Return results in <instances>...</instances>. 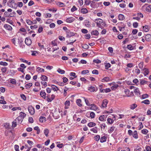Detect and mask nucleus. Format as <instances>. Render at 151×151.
<instances>
[{"label":"nucleus","instance_id":"nucleus-1","mask_svg":"<svg viewBox=\"0 0 151 151\" xmlns=\"http://www.w3.org/2000/svg\"><path fill=\"white\" fill-rule=\"evenodd\" d=\"M96 23V26L97 27L99 28H101L102 27L101 25H103L104 23H103V20L100 19H95Z\"/></svg>","mask_w":151,"mask_h":151},{"label":"nucleus","instance_id":"nucleus-2","mask_svg":"<svg viewBox=\"0 0 151 151\" xmlns=\"http://www.w3.org/2000/svg\"><path fill=\"white\" fill-rule=\"evenodd\" d=\"M67 37H70L75 35L76 33L70 31V30L66 31Z\"/></svg>","mask_w":151,"mask_h":151},{"label":"nucleus","instance_id":"nucleus-3","mask_svg":"<svg viewBox=\"0 0 151 151\" xmlns=\"http://www.w3.org/2000/svg\"><path fill=\"white\" fill-rule=\"evenodd\" d=\"M22 117H21V116H19L16 119H15V121L17 122V124H21L22 122L23 119V118H22Z\"/></svg>","mask_w":151,"mask_h":151},{"label":"nucleus","instance_id":"nucleus-4","mask_svg":"<svg viewBox=\"0 0 151 151\" xmlns=\"http://www.w3.org/2000/svg\"><path fill=\"white\" fill-rule=\"evenodd\" d=\"M28 110L29 113L32 115H33L34 114V109L32 107L30 106L28 108Z\"/></svg>","mask_w":151,"mask_h":151},{"label":"nucleus","instance_id":"nucleus-5","mask_svg":"<svg viewBox=\"0 0 151 151\" xmlns=\"http://www.w3.org/2000/svg\"><path fill=\"white\" fill-rule=\"evenodd\" d=\"M9 6L13 8V7L12 4H14L15 5H16L14 3V1L13 0H9L7 3Z\"/></svg>","mask_w":151,"mask_h":151},{"label":"nucleus","instance_id":"nucleus-6","mask_svg":"<svg viewBox=\"0 0 151 151\" xmlns=\"http://www.w3.org/2000/svg\"><path fill=\"white\" fill-rule=\"evenodd\" d=\"M65 105V109H68L69 108V106L70 105V102L69 101H66L64 103Z\"/></svg>","mask_w":151,"mask_h":151},{"label":"nucleus","instance_id":"nucleus-7","mask_svg":"<svg viewBox=\"0 0 151 151\" xmlns=\"http://www.w3.org/2000/svg\"><path fill=\"white\" fill-rule=\"evenodd\" d=\"M25 43L27 45H29L31 44L32 41L30 39L27 38L25 40Z\"/></svg>","mask_w":151,"mask_h":151},{"label":"nucleus","instance_id":"nucleus-8","mask_svg":"<svg viewBox=\"0 0 151 151\" xmlns=\"http://www.w3.org/2000/svg\"><path fill=\"white\" fill-rule=\"evenodd\" d=\"M106 117L104 115L100 116L99 118V120L103 122L106 121Z\"/></svg>","mask_w":151,"mask_h":151},{"label":"nucleus","instance_id":"nucleus-9","mask_svg":"<svg viewBox=\"0 0 151 151\" xmlns=\"http://www.w3.org/2000/svg\"><path fill=\"white\" fill-rule=\"evenodd\" d=\"M75 20V19L73 17H70L67 18L66 20V21L68 23H71L73 22Z\"/></svg>","mask_w":151,"mask_h":151},{"label":"nucleus","instance_id":"nucleus-10","mask_svg":"<svg viewBox=\"0 0 151 151\" xmlns=\"http://www.w3.org/2000/svg\"><path fill=\"white\" fill-rule=\"evenodd\" d=\"M145 40L147 41H150L151 40V35L150 34L147 35L145 37Z\"/></svg>","mask_w":151,"mask_h":151},{"label":"nucleus","instance_id":"nucleus-11","mask_svg":"<svg viewBox=\"0 0 151 151\" xmlns=\"http://www.w3.org/2000/svg\"><path fill=\"white\" fill-rule=\"evenodd\" d=\"M108 103L107 101L106 100H104L103 101L102 106L103 107H105L106 106Z\"/></svg>","mask_w":151,"mask_h":151},{"label":"nucleus","instance_id":"nucleus-12","mask_svg":"<svg viewBox=\"0 0 151 151\" xmlns=\"http://www.w3.org/2000/svg\"><path fill=\"white\" fill-rule=\"evenodd\" d=\"M90 106V109L92 110H96L97 109V106L95 104H91Z\"/></svg>","mask_w":151,"mask_h":151},{"label":"nucleus","instance_id":"nucleus-13","mask_svg":"<svg viewBox=\"0 0 151 151\" xmlns=\"http://www.w3.org/2000/svg\"><path fill=\"white\" fill-rule=\"evenodd\" d=\"M49 132V130L47 129H45L44 130V133L46 137H48V134Z\"/></svg>","mask_w":151,"mask_h":151},{"label":"nucleus","instance_id":"nucleus-14","mask_svg":"<svg viewBox=\"0 0 151 151\" xmlns=\"http://www.w3.org/2000/svg\"><path fill=\"white\" fill-rule=\"evenodd\" d=\"M40 95L44 99H45L46 98V94L45 92L41 91L40 92Z\"/></svg>","mask_w":151,"mask_h":151},{"label":"nucleus","instance_id":"nucleus-15","mask_svg":"<svg viewBox=\"0 0 151 151\" xmlns=\"http://www.w3.org/2000/svg\"><path fill=\"white\" fill-rule=\"evenodd\" d=\"M4 127L6 129H10V126L9 123H5L4 124Z\"/></svg>","mask_w":151,"mask_h":151},{"label":"nucleus","instance_id":"nucleus-16","mask_svg":"<svg viewBox=\"0 0 151 151\" xmlns=\"http://www.w3.org/2000/svg\"><path fill=\"white\" fill-rule=\"evenodd\" d=\"M107 137L105 136H103L100 139V141L101 142H104L106 141Z\"/></svg>","mask_w":151,"mask_h":151},{"label":"nucleus","instance_id":"nucleus-17","mask_svg":"<svg viewBox=\"0 0 151 151\" xmlns=\"http://www.w3.org/2000/svg\"><path fill=\"white\" fill-rule=\"evenodd\" d=\"M76 102L78 106L81 107L82 106V104H81V100L80 99H77L76 101Z\"/></svg>","mask_w":151,"mask_h":151},{"label":"nucleus","instance_id":"nucleus-18","mask_svg":"<svg viewBox=\"0 0 151 151\" xmlns=\"http://www.w3.org/2000/svg\"><path fill=\"white\" fill-rule=\"evenodd\" d=\"M143 73H144L145 76H146L149 74V71L146 68H144L143 69Z\"/></svg>","mask_w":151,"mask_h":151},{"label":"nucleus","instance_id":"nucleus-19","mask_svg":"<svg viewBox=\"0 0 151 151\" xmlns=\"http://www.w3.org/2000/svg\"><path fill=\"white\" fill-rule=\"evenodd\" d=\"M4 27L8 30H11L12 29L11 26L9 25L5 24L4 26Z\"/></svg>","mask_w":151,"mask_h":151},{"label":"nucleus","instance_id":"nucleus-20","mask_svg":"<svg viewBox=\"0 0 151 151\" xmlns=\"http://www.w3.org/2000/svg\"><path fill=\"white\" fill-rule=\"evenodd\" d=\"M110 81V78L108 77H106L103 78L101 81L102 82H104V81L106 82H108Z\"/></svg>","mask_w":151,"mask_h":151},{"label":"nucleus","instance_id":"nucleus-21","mask_svg":"<svg viewBox=\"0 0 151 151\" xmlns=\"http://www.w3.org/2000/svg\"><path fill=\"white\" fill-rule=\"evenodd\" d=\"M39 120L40 122H43L46 121V118L44 117L41 116L39 118Z\"/></svg>","mask_w":151,"mask_h":151},{"label":"nucleus","instance_id":"nucleus-22","mask_svg":"<svg viewBox=\"0 0 151 151\" xmlns=\"http://www.w3.org/2000/svg\"><path fill=\"white\" fill-rule=\"evenodd\" d=\"M88 12V11L86 8H83L81 9V12L83 14H86Z\"/></svg>","mask_w":151,"mask_h":151},{"label":"nucleus","instance_id":"nucleus-23","mask_svg":"<svg viewBox=\"0 0 151 151\" xmlns=\"http://www.w3.org/2000/svg\"><path fill=\"white\" fill-rule=\"evenodd\" d=\"M91 34L92 35H98L99 34V32L96 30L94 31H93L91 32Z\"/></svg>","mask_w":151,"mask_h":151},{"label":"nucleus","instance_id":"nucleus-24","mask_svg":"<svg viewBox=\"0 0 151 151\" xmlns=\"http://www.w3.org/2000/svg\"><path fill=\"white\" fill-rule=\"evenodd\" d=\"M36 70L37 72H44L45 71L43 69L39 67H38L37 68Z\"/></svg>","mask_w":151,"mask_h":151},{"label":"nucleus","instance_id":"nucleus-25","mask_svg":"<svg viewBox=\"0 0 151 151\" xmlns=\"http://www.w3.org/2000/svg\"><path fill=\"white\" fill-rule=\"evenodd\" d=\"M137 105L135 104H131L130 106V108L132 109H134L137 107Z\"/></svg>","mask_w":151,"mask_h":151},{"label":"nucleus","instance_id":"nucleus-26","mask_svg":"<svg viewBox=\"0 0 151 151\" xmlns=\"http://www.w3.org/2000/svg\"><path fill=\"white\" fill-rule=\"evenodd\" d=\"M119 20H123L124 19V17L122 14H119L118 16Z\"/></svg>","mask_w":151,"mask_h":151},{"label":"nucleus","instance_id":"nucleus-27","mask_svg":"<svg viewBox=\"0 0 151 151\" xmlns=\"http://www.w3.org/2000/svg\"><path fill=\"white\" fill-rule=\"evenodd\" d=\"M57 71L58 73L61 74H64L65 73V71L64 70H62L60 68H58V69Z\"/></svg>","mask_w":151,"mask_h":151},{"label":"nucleus","instance_id":"nucleus-28","mask_svg":"<svg viewBox=\"0 0 151 151\" xmlns=\"http://www.w3.org/2000/svg\"><path fill=\"white\" fill-rule=\"evenodd\" d=\"M133 137L135 139H137L138 138V135L137 131H135L134 132L133 134Z\"/></svg>","mask_w":151,"mask_h":151},{"label":"nucleus","instance_id":"nucleus-29","mask_svg":"<svg viewBox=\"0 0 151 151\" xmlns=\"http://www.w3.org/2000/svg\"><path fill=\"white\" fill-rule=\"evenodd\" d=\"M47 77L45 76L42 75L41 77V79L42 81H47Z\"/></svg>","mask_w":151,"mask_h":151},{"label":"nucleus","instance_id":"nucleus-30","mask_svg":"<svg viewBox=\"0 0 151 151\" xmlns=\"http://www.w3.org/2000/svg\"><path fill=\"white\" fill-rule=\"evenodd\" d=\"M129 90L128 89H126L124 91V92L127 95V96L129 97L131 96V95L129 94Z\"/></svg>","mask_w":151,"mask_h":151},{"label":"nucleus","instance_id":"nucleus-31","mask_svg":"<svg viewBox=\"0 0 151 151\" xmlns=\"http://www.w3.org/2000/svg\"><path fill=\"white\" fill-rule=\"evenodd\" d=\"M26 116V114L23 112H21L20 113V115L19 116L22 117V118L24 119V117Z\"/></svg>","mask_w":151,"mask_h":151},{"label":"nucleus","instance_id":"nucleus-32","mask_svg":"<svg viewBox=\"0 0 151 151\" xmlns=\"http://www.w3.org/2000/svg\"><path fill=\"white\" fill-rule=\"evenodd\" d=\"M41 84L44 86L43 88H44L47 86V83L46 81H42L41 82Z\"/></svg>","mask_w":151,"mask_h":151},{"label":"nucleus","instance_id":"nucleus-33","mask_svg":"<svg viewBox=\"0 0 151 151\" xmlns=\"http://www.w3.org/2000/svg\"><path fill=\"white\" fill-rule=\"evenodd\" d=\"M51 87L53 90L55 91H57L59 90L58 87L54 85H52Z\"/></svg>","mask_w":151,"mask_h":151},{"label":"nucleus","instance_id":"nucleus-34","mask_svg":"<svg viewBox=\"0 0 151 151\" xmlns=\"http://www.w3.org/2000/svg\"><path fill=\"white\" fill-rule=\"evenodd\" d=\"M143 30L144 31L147 32L149 31V28L148 27V26H143Z\"/></svg>","mask_w":151,"mask_h":151},{"label":"nucleus","instance_id":"nucleus-35","mask_svg":"<svg viewBox=\"0 0 151 151\" xmlns=\"http://www.w3.org/2000/svg\"><path fill=\"white\" fill-rule=\"evenodd\" d=\"M17 124H18L17 122L14 120L12 122V127H15L16 126Z\"/></svg>","mask_w":151,"mask_h":151},{"label":"nucleus","instance_id":"nucleus-36","mask_svg":"<svg viewBox=\"0 0 151 151\" xmlns=\"http://www.w3.org/2000/svg\"><path fill=\"white\" fill-rule=\"evenodd\" d=\"M96 124L94 123L93 122H90L88 124V126L90 127L94 126Z\"/></svg>","mask_w":151,"mask_h":151},{"label":"nucleus","instance_id":"nucleus-37","mask_svg":"<svg viewBox=\"0 0 151 151\" xmlns=\"http://www.w3.org/2000/svg\"><path fill=\"white\" fill-rule=\"evenodd\" d=\"M57 5L58 6L60 7H63L65 6V4L64 3L60 2L57 3Z\"/></svg>","mask_w":151,"mask_h":151},{"label":"nucleus","instance_id":"nucleus-38","mask_svg":"<svg viewBox=\"0 0 151 151\" xmlns=\"http://www.w3.org/2000/svg\"><path fill=\"white\" fill-rule=\"evenodd\" d=\"M146 10L147 12H151V6H148L146 8Z\"/></svg>","mask_w":151,"mask_h":151},{"label":"nucleus","instance_id":"nucleus-39","mask_svg":"<svg viewBox=\"0 0 151 151\" xmlns=\"http://www.w3.org/2000/svg\"><path fill=\"white\" fill-rule=\"evenodd\" d=\"M95 87L93 86H91L89 88L88 90L91 92H93L95 90Z\"/></svg>","mask_w":151,"mask_h":151},{"label":"nucleus","instance_id":"nucleus-40","mask_svg":"<svg viewBox=\"0 0 151 151\" xmlns=\"http://www.w3.org/2000/svg\"><path fill=\"white\" fill-rule=\"evenodd\" d=\"M107 122L108 123L111 124L114 122V120L111 118H108L107 119Z\"/></svg>","mask_w":151,"mask_h":151},{"label":"nucleus","instance_id":"nucleus-41","mask_svg":"<svg viewBox=\"0 0 151 151\" xmlns=\"http://www.w3.org/2000/svg\"><path fill=\"white\" fill-rule=\"evenodd\" d=\"M91 131H92L94 133H96L97 132V129L96 127L93 128L91 129Z\"/></svg>","mask_w":151,"mask_h":151},{"label":"nucleus","instance_id":"nucleus-42","mask_svg":"<svg viewBox=\"0 0 151 151\" xmlns=\"http://www.w3.org/2000/svg\"><path fill=\"white\" fill-rule=\"evenodd\" d=\"M115 128V127H111L109 131V132L110 133H112L114 130Z\"/></svg>","mask_w":151,"mask_h":151},{"label":"nucleus","instance_id":"nucleus-43","mask_svg":"<svg viewBox=\"0 0 151 151\" xmlns=\"http://www.w3.org/2000/svg\"><path fill=\"white\" fill-rule=\"evenodd\" d=\"M127 48L130 50H132L134 49V47L131 45H128Z\"/></svg>","mask_w":151,"mask_h":151},{"label":"nucleus","instance_id":"nucleus-44","mask_svg":"<svg viewBox=\"0 0 151 151\" xmlns=\"http://www.w3.org/2000/svg\"><path fill=\"white\" fill-rule=\"evenodd\" d=\"M0 64L4 66H6L8 65V63L6 62L1 61L0 62Z\"/></svg>","mask_w":151,"mask_h":151},{"label":"nucleus","instance_id":"nucleus-45","mask_svg":"<svg viewBox=\"0 0 151 151\" xmlns=\"http://www.w3.org/2000/svg\"><path fill=\"white\" fill-rule=\"evenodd\" d=\"M89 46L87 44H84L82 46V47L84 49H87L88 48Z\"/></svg>","mask_w":151,"mask_h":151},{"label":"nucleus","instance_id":"nucleus-46","mask_svg":"<svg viewBox=\"0 0 151 151\" xmlns=\"http://www.w3.org/2000/svg\"><path fill=\"white\" fill-rule=\"evenodd\" d=\"M134 93H136L137 94V95H138V94L139 95L140 94V93H139V89H138V88H136L134 90Z\"/></svg>","mask_w":151,"mask_h":151},{"label":"nucleus","instance_id":"nucleus-47","mask_svg":"<svg viewBox=\"0 0 151 151\" xmlns=\"http://www.w3.org/2000/svg\"><path fill=\"white\" fill-rule=\"evenodd\" d=\"M142 103L147 104H150V102L148 100L146 99L142 101Z\"/></svg>","mask_w":151,"mask_h":151},{"label":"nucleus","instance_id":"nucleus-48","mask_svg":"<svg viewBox=\"0 0 151 151\" xmlns=\"http://www.w3.org/2000/svg\"><path fill=\"white\" fill-rule=\"evenodd\" d=\"M10 82L12 84H15L16 83V81L14 79H12L10 81Z\"/></svg>","mask_w":151,"mask_h":151},{"label":"nucleus","instance_id":"nucleus-49","mask_svg":"<svg viewBox=\"0 0 151 151\" xmlns=\"http://www.w3.org/2000/svg\"><path fill=\"white\" fill-rule=\"evenodd\" d=\"M32 86V83H29L27 84H26L25 85V87H26V88H27L28 86L29 87V88H30Z\"/></svg>","mask_w":151,"mask_h":151},{"label":"nucleus","instance_id":"nucleus-50","mask_svg":"<svg viewBox=\"0 0 151 151\" xmlns=\"http://www.w3.org/2000/svg\"><path fill=\"white\" fill-rule=\"evenodd\" d=\"M89 73V70H83L81 72L82 74H85Z\"/></svg>","mask_w":151,"mask_h":151},{"label":"nucleus","instance_id":"nucleus-51","mask_svg":"<svg viewBox=\"0 0 151 151\" xmlns=\"http://www.w3.org/2000/svg\"><path fill=\"white\" fill-rule=\"evenodd\" d=\"M100 139V136L99 135H97L94 137V139L96 141H98Z\"/></svg>","mask_w":151,"mask_h":151},{"label":"nucleus","instance_id":"nucleus-52","mask_svg":"<svg viewBox=\"0 0 151 151\" xmlns=\"http://www.w3.org/2000/svg\"><path fill=\"white\" fill-rule=\"evenodd\" d=\"M95 114L93 112H91L90 114V116L91 118H93L95 117Z\"/></svg>","mask_w":151,"mask_h":151},{"label":"nucleus","instance_id":"nucleus-53","mask_svg":"<svg viewBox=\"0 0 151 151\" xmlns=\"http://www.w3.org/2000/svg\"><path fill=\"white\" fill-rule=\"evenodd\" d=\"M85 3L86 5H88L91 3V1L90 0H86Z\"/></svg>","mask_w":151,"mask_h":151},{"label":"nucleus","instance_id":"nucleus-54","mask_svg":"<svg viewBox=\"0 0 151 151\" xmlns=\"http://www.w3.org/2000/svg\"><path fill=\"white\" fill-rule=\"evenodd\" d=\"M139 129L140 130L143 127V126L142 125V122H140L139 123Z\"/></svg>","mask_w":151,"mask_h":151},{"label":"nucleus","instance_id":"nucleus-55","mask_svg":"<svg viewBox=\"0 0 151 151\" xmlns=\"http://www.w3.org/2000/svg\"><path fill=\"white\" fill-rule=\"evenodd\" d=\"M92 73L93 74H99V72L98 70H93L92 72Z\"/></svg>","mask_w":151,"mask_h":151},{"label":"nucleus","instance_id":"nucleus-56","mask_svg":"<svg viewBox=\"0 0 151 151\" xmlns=\"http://www.w3.org/2000/svg\"><path fill=\"white\" fill-rule=\"evenodd\" d=\"M140 81V83L142 85H144L147 82L146 81L143 80H141Z\"/></svg>","mask_w":151,"mask_h":151},{"label":"nucleus","instance_id":"nucleus-57","mask_svg":"<svg viewBox=\"0 0 151 151\" xmlns=\"http://www.w3.org/2000/svg\"><path fill=\"white\" fill-rule=\"evenodd\" d=\"M85 100V103L86 104V105L88 106H90V104L89 103V101L88 100H87L84 97L83 98Z\"/></svg>","mask_w":151,"mask_h":151},{"label":"nucleus","instance_id":"nucleus-58","mask_svg":"<svg viewBox=\"0 0 151 151\" xmlns=\"http://www.w3.org/2000/svg\"><path fill=\"white\" fill-rule=\"evenodd\" d=\"M148 132V131L147 129H143L142 130V133L146 134Z\"/></svg>","mask_w":151,"mask_h":151},{"label":"nucleus","instance_id":"nucleus-59","mask_svg":"<svg viewBox=\"0 0 151 151\" xmlns=\"http://www.w3.org/2000/svg\"><path fill=\"white\" fill-rule=\"evenodd\" d=\"M17 40V39L16 38H14L12 40V43L14 45H16V41Z\"/></svg>","mask_w":151,"mask_h":151},{"label":"nucleus","instance_id":"nucleus-60","mask_svg":"<svg viewBox=\"0 0 151 151\" xmlns=\"http://www.w3.org/2000/svg\"><path fill=\"white\" fill-rule=\"evenodd\" d=\"M118 85L117 84L114 85L113 86L111 87V89L112 90H115L118 87Z\"/></svg>","mask_w":151,"mask_h":151},{"label":"nucleus","instance_id":"nucleus-61","mask_svg":"<svg viewBox=\"0 0 151 151\" xmlns=\"http://www.w3.org/2000/svg\"><path fill=\"white\" fill-rule=\"evenodd\" d=\"M38 26L37 25H34V26H31L30 27V28L32 29H35L37 28Z\"/></svg>","mask_w":151,"mask_h":151},{"label":"nucleus","instance_id":"nucleus-62","mask_svg":"<svg viewBox=\"0 0 151 151\" xmlns=\"http://www.w3.org/2000/svg\"><path fill=\"white\" fill-rule=\"evenodd\" d=\"M1 70L3 73H5L6 71V68L4 67L1 68Z\"/></svg>","mask_w":151,"mask_h":151},{"label":"nucleus","instance_id":"nucleus-63","mask_svg":"<svg viewBox=\"0 0 151 151\" xmlns=\"http://www.w3.org/2000/svg\"><path fill=\"white\" fill-rule=\"evenodd\" d=\"M30 78H31V76L27 74L26 75V77H25V79L27 80H29L30 79Z\"/></svg>","mask_w":151,"mask_h":151},{"label":"nucleus","instance_id":"nucleus-64","mask_svg":"<svg viewBox=\"0 0 151 151\" xmlns=\"http://www.w3.org/2000/svg\"><path fill=\"white\" fill-rule=\"evenodd\" d=\"M81 32L83 33L86 34L88 32V31L86 29H83L81 30Z\"/></svg>","mask_w":151,"mask_h":151}]
</instances>
